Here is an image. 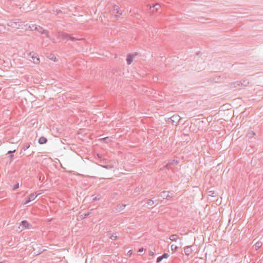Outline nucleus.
Wrapping results in <instances>:
<instances>
[{
  "instance_id": "7ed1b4c3",
  "label": "nucleus",
  "mask_w": 263,
  "mask_h": 263,
  "mask_svg": "<svg viewBox=\"0 0 263 263\" xmlns=\"http://www.w3.org/2000/svg\"><path fill=\"white\" fill-rule=\"evenodd\" d=\"M180 120V117L178 115H174L168 118V121L171 122L173 125H177Z\"/></svg>"
},
{
  "instance_id": "f03ea898",
  "label": "nucleus",
  "mask_w": 263,
  "mask_h": 263,
  "mask_svg": "<svg viewBox=\"0 0 263 263\" xmlns=\"http://www.w3.org/2000/svg\"><path fill=\"white\" fill-rule=\"evenodd\" d=\"M59 36L62 39V40H70L73 42L76 41L78 39L71 36L70 34L66 33V32H61Z\"/></svg>"
},
{
  "instance_id": "c9c22d12",
  "label": "nucleus",
  "mask_w": 263,
  "mask_h": 263,
  "mask_svg": "<svg viewBox=\"0 0 263 263\" xmlns=\"http://www.w3.org/2000/svg\"><path fill=\"white\" fill-rule=\"evenodd\" d=\"M3 27V26L0 25V32L2 31L1 28Z\"/></svg>"
},
{
  "instance_id": "c756f323",
  "label": "nucleus",
  "mask_w": 263,
  "mask_h": 263,
  "mask_svg": "<svg viewBox=\"0 0 263 263\" xmlns=\"http://www.w3.org/2000/svg\"><path fill=\"white\" fill-rule=\"evenodd\" d=\"M149 255L150 256H154V252L152 251H150L149 252Z\"/></svg>"
},
{
  "instance_id": "5701e85b",
  "label": "nucleus",
  "mask_w": 263,
  "mask_h": 263,
  "mask_svg": "<svg viewBox=\"0 0 263 263\" xmlns=\"http://www.w3.org/2000/svg\"><path fill=\"white\" fill-rule=\"evenodd\" d=\"M109 238L112 240H116L118 238V237L115 234H112L109 236Z\"/></svg>"
},
{
  "instance_id": "2f4dec72",
  "label": "nucleus",
  "mask_w": 263,
  "mask_h": 263,
  "mask_svg": "<svg viewBox=\"0 0 263 263\" xmlns=\"http://www.w3.org/2000/svg\"><path fill=\"white\" fill-rule=\"evenodd\" d=\"M39 180H40V181H43V179H42V178H41V176L39 177Z\"/></svg>"
},
{
  "instance_id": "473e14b6",
  "label": "nucleus",
  "mask_w": 263,
  "mask_h": 263,
  "mask_svg": "<svg viewBox=\"0 0 263 263\" xmlns=\"http://www.w3.org/2000/svg\"><path fill=\"white\" fill-rule=\"evenodd\" d=\"M128 253H129V254H131L132 253V250L129 251H128Z\"/></svg>"
},
{
  "instance_id": "9d476101",
  "label": "nucleus",
  "mask_w": 263,
  "mask_h": 263,
  "mask_svg": "<svg viewBox=\"0 0 263 263\" xmlns=\"http://www.w3.org/2000/svg\"><path fill=\"white\" fill-rule=\"evenodd\" d=\"M126 206V204H118L116 208H115V212H119L121 211H122Z\"/></svg>"
},
{
  "instance_id": "58836bf2",
  "label": "nucleus",
  "mask_w": 263,
  "mask_h": 263,
  "mask_svg": "<svg viewBox=\"0 0 263 263\" xmlns=\"http://www.w3.org/2000/svg\"><path fill=\"white\" fill-rule=\"evenodd\" d=\"M157 201V200H154V199H153V201H155H155Z\"/></svg>"
},
{
  "instance_id": "c85d7f7f",
  "label": "nucleus",
  "mask_w": 263,
  "mask_h": 263,
  "mask_svg": "<svg viewBox=\"0 0 263 263\" xmlns=\"http://www.w3.org/2000/svg\"><path fill=\"white\" fill-rule=\"evenodd\" d=\"M18 187H19V183H16V184L13 186V190H16V189H17Z\"/></svg>"
},
{
  "instance_id": "cd10ccee",
  "label": "nucleus",
  "mask_w": 263,
  "mask_h": 263,
  "mask_svg": "<svg viewBox=\"0 0 263 263\" xmlns=\"http://www.w3.org/2000/svg\"><path fill=\"white\" fill-rule=\"evenodd\" d=\"M89 213H85V214H84V215H80V217L81 218V219H83V218H84L88 216L89 215Z\"/></svg>"
},
{
  "instance_id": "4be33fe9",
  "label": "nucleus",
  "mask_w": 263,
  "mask_h": 263,
  "mask_svg": "<svg viewBox=\"0 0 263 263\" xmlns=\"http://www.w3.org/2000/svg\"><path fill=\"white\" fill-rule=\"evenodd\" d=\"M35 27H37V26L35 25V24H32L31 25H29L28 28L31 30H34V29L35 28Z\"/></svg>"
},
{
  "instance_id": "f257e3e1",
  "label": "nucleus",
  "mask_w": 263,
  "mask_h": 263,
  "mask_svg": "<svg viewBox=\"0 0 263 263\" xmlns=\"http://www.w3.org/2000/svg\"><path fill=\"white\" fill-rule=\"evenodd\" d=\"M28 58L29 60L34 64H39L40 63L39 58L37 57L36 54L33 52L27 53Z\"/></svg>"
},
{
  "instance_id": "e433bc0d",
  "label": "nucleus",
  "mask_w": 263,
  "mask_h": 263,
  "mask_svg": "<svg viewBox=\"0 0 263 263\" xmlns=\"http://www.w3.org/2000/svg\"><path fill=\"white\" fill-rule=\"evenodd\" d=\"M209 193H211L212 195H213L214 193L213 192H211V191H210Z\"/></svg>"
},
{
  "instance_id": "1a4fd4ad",
  "label": "nucleus",
  "mask_w": 263,
  "mask_h": 263,
  "mask_svg": "<svg viewBox=\"0 0 263 263\" xmlns=\"http://www.w3.org/2000/svg\"><path fill=\"white\" fill-rule=\"evenodd\" d=\"M23 228L26 229H31L32 228V225L29 223L27 220H23L21 222V224Z\"/></svg>"
},
{
  "instance_id": "bb28decb",
  "label": "nucleus",
  "mask_w": 263,
  "mask_h": 263,
  "mask_svg": "<svg viewBox=\"0 0 263 263\" xmlns=\"http://www.w3.org/2000/svg\"><path fill=\"white\" fill-rule=\"evenodd\" d=\"M153 8H155L156 10H158L160 8V5L157 4L153 6Z\"/></svg>"
},
{
  "instance_id": "f8f14e48",
  "label": "nucleus",
  "mask_w": 263,
  "mask_h": 263,
  "mask_svg": "<svg viewBox=\"0 0 263 263\" xmlns=\"http://www.w3.org/2000/svg\"><path fill=\"white\" fill-rule=\"evenodd\" d=\"M134 56H135V55L132 54L130 53L127 55V58H126V61H127V64L128 65L131 64V63L133 62Z\"/></svg>"
},
{
  "instance_id": "393cba45",
  "label": "nucleus",
  "mask_w": 263,
  "mask_h": 263,
  "mask_svg": "<svg viewBox=\"0 0 263 263\" xmlns=\"http://www.w3.org/2000/svg\"><path fill=\"white\" fill-rule=\"evenodd\" d=\"M171 249L173 251H176L177 250V249H178V247L176 246H175L174 245H172L171 246Z\"/></svg>"
},
{
  "instance_id": "2eb2a0df",
  "label": "nucleus",
  "mask_w": 263,
  "mask_h": 263,
  "mask_svg": "<svg viewBox=\"0 0 263 263\" xmlns=\"http://www.w3.org/2000/svg\"><path fill=\"white\" fill-rule=\"evenodd\" d=\"M255 135V133L253 131H251V132H249L248 133L247 136L249 138H252Z\"/></svg>"
},
{
  "instance_id": "72a5a7b5",
  "label": "nucleus",
  "mask_w": 263,
  "mask_h": 263,
  "mask_svg": "<svg viewBox=\"0 0 263 263\" xmlns=\"http://www.w3.org/2000/svg\"><path fill=\"white\" fill-rule=\"evenodd\" d=\"M108 138V137H105L104 138H102V139L103 140H105L106 139H107Z\"/></svg>"
},
{
  "instance_id": "aec40b11",
  "label": "nucleus",
  "mask_w": 263,
  "mask_h": 263,
  "mask_svg": "<svg viewBox=\"0 0 263 263\" xmlns=\"http://www.w3.org/2000/svg\"><path fill=\"white\" fill-rule=\"evenodd\" d=\"M15 150H14V151H8V153H7V154L10 155H9V157H10V158H11V159H12V158L13 157V154L14 153H15Z\"/></svg>"
},
{
  "instance_id": "f704fd0d",
  "label": "nucleus",
  "mask_w": 263,
  "mask_h": 263,
  "mask_svg": "<svg viewBox=\"0 0 263 263\" xmlns=\"http://www.w3.org/2000/svg\"><path fill=\"white\" fill-rule=\"evenodd\" d=\"M33 153H34L33 152H32V153H31V154H30L28 155L27 156H30V155H31L33 154Z\"/></svg>"
},
{
  "instance_id": "423d86ee",
  "label": "nucleus",
  "mask_w": 263,
  "mask_h": 263,
  "mask_svg": "<svg viewBox=\"0 0 263 263\" xmlns=\"http://www.w3.org/2000/svg\"><path fill=\"white\" fill-rule=\"evenodd\" d=\"M112 13L115 14V18L117 20L120 15H117V14H119L120 15H122V13L120 12V9L118 6H114V8L112 9Z\"/></svg>"
},
{
  "instance_id": "0eeeda50",
  "label": "nucleus",
  "mask_w": 263,
  "mask_h": 263,
  "mask_svg": "<svg viewBox=\"0 0 263 263\" xmlns=\"http://www.w3.org/2000/svg\"><path fill=\"white\" fill-rule=\"evenodd\" d=\"M170 192L163 191V192H162L159 194V196L160 197L162 198L163 199H169L170 198L172 197V196L171 195H170Z\"/></svg>"
},
{
  "instance_id": "7c9ffc66",
  "label": "nucleus",
  "mask_w": 263,
  "mask_h": 263,
  "mask_svg": "<svg viewBox=\"0 0 263 263\" xmlns=\"http://www.w3.org/2000/svg\"><path fill=\"white\" fill-rule=\"evenodd\" d=\"M143 251H144V249H143V248H141L139 249V250H138V252H139V253H141V252H142Z\"/></svg>"
},
{
  "instance_id": "a878e982",
  "label": "nucleus",
  "mask_w": 263,
  "mask_h": 263,
  "mask_svg": "<svg viewBox=\"0 0 263 263\" xmlns=\"http://www.w3.org/2000/svg\"><path fill=\"white\" fill-rule=\"evenodd\" d=\"M163 259L162 256H159L157 258L156 262L160 263Z\"/></svg>"
},
{
  "instance_id": "f3484780",
  "label": "nucleus",
  "mask_w": 263,
  "mask_h": 263,
  "mask_svg": "<svg viewBox=\"0 0 263 263\" xmlns=\"http://www.w3.org/2000/svg\"><path fill=\"white\" fill-rule=\"evenodd\" d=\"M29 147H30V144H26V145H24V146L22 148V150H21V152L20 153V154H21L22 153L23 151H26L28 148H29Z\"/></svg>"
},
{
  "instance_id": "a211bd4d",
  "label": "nucleus",
  "mask_w": 263,
  "mask_h": 263,
  "mask_svg": "<svg viewBox=\"0 0 263 263\" xmlns=\"http://www.w3.org/2000/svg\"><path fill=\"white\" fill-rule=\"evenodd\" d=\"M177 235L176 234L171 235L170 237V239L172 241H176Z\"/></svg>"
},
{
  "instance_id": "4c0bfd02",
  "label": "nucleus",
  "mask_w": 263,
  "mask_h": 263,
  "mask_svg": "<svg viewBox=\"0 0 263 263\" xmlns=\"http://www.w3.org/2000/svg\"><path fill=\"white\" fill-rule=\"evenodd\" d=\"M209 193H211L212 195H213L214 193L213 192H211V191H210Z\"/></svg>"
},
{
  "instance_id": "4468645a",
  "label": "nucleus",
  "mask_w": 263,
  "mask_h": 263,
  "mask_svg": "<svg viewBox=\"0 0 263 263\" xmlns=\"http://www.w3.org/2000/svg\"><path fill=\"white\" fill-rule=\"evenodd\" d=\"M262 245V243L261 241H257L255 243V244L254 245L255 249L256 250H257L259 249Z\"/></svg>"
},
{
  "instance_id": "6e6552de",
  "label": "nucleus",
  "mask_w": 263,
  "mask_h": 263,
  "mask_svg": "<svg viewBox=\"0 0 263 263\" xmlns=\"http://www.w3.org/2000/svg\"><path fill=\"white\" fill-rule=\"evenodd\" d=\"M37 195H35L34 193H31L28 197L25 198V202L24 203V204H26L31 201L32 200H33L35 199Z\"/></svg>"
},
{
  "instance_id": "ea45409f",
  "label": "nucleus",
  "mask_w": 263,
  "mask_h": 263,
  "mask_svg": "<svg viewBox=\"0 0 263 263\" xmlns=\"http://www.w3.org/2000/svg\"><path fill=\"white\" fill-rule=\"evenodd\" d=\"M0 263H5V262H0Z\"/></svg>"
},
{
  "instance_id": "9b49d317",
  "label": "nucleus",
  "mask_w": 263,
  "mask_h": 263,
  "mask_svg": "<svg viewBox=\"0 0 263 263\" xmlns=\"http://www.w3.org/2000/svg\"><path fill=\"white\" fill-rule=\"evenodd\" d=\"M184 251L185 255L189 256L192 253L193 250L191 246H187L184 248Z\"/></svg>"
},
{
  "instance_id": "39448f33",
  "label": "nucleus",
  "mask_w": 263,
  "mask_h": 263,
  "mask_svg": "<svg viewBox=\"0 0 263 263\" xmlns=\"http://www.w3.org/2000/svg\"><path fill=\"white\" fill-rule=\"evenodd\" d=\"M21 22H16L15 20H12L8 23V25L13 28H19L21 26Z\"/></svg>"
},
{
  "instance_id": "b1692460",
  "label": "nucleus",
  "mask_w": 263,
  "mask_h": 263,
  "mask_svg": "<svg viewBox=\"0 0 263 263\" xmlns=\"http://www.w3.org/2000/svg\"><path fill=\"white\" fill-rule=\"evenodd\" d=\"M161 256H162L163 259H164V258L166 259L169 257L170 255H169V254H168L167 253H164Z\"/></svg>"
},
{
  "instance_id": "6ab92c4d",
  "label": "nucleus",
  "mask_w": 263,
  "mask_h": 263,
  "mask_svg": "<svg viewBox=\"0 0 263 263\" xmlns=\"http://www.w3.org/2000/svg\"><path fill=\"white\" fill-rule=\"evenodd\" d=\"M101 166L103 168H105L107 170L111 169V168H114V167L113 165H101Z\"/></svg>"
},
{
  "instance_id": "ddd939ff",
  "label": "nucleus",
  "mask_w": 263,
  "mask_h": 263,
  "mask_svg": "<svg viewBox=\"0 0 263 263\" xmlns=\"http://www.w3.org/2000/svg\"><path fill=\"white\" fill-rule=\"evenodd\" d=\"M47 142V139L44 137H41L39 138L38 142L40 144H43L46 143Z\"/></svg>"
},
{
  "instance_id": "412c9836",
  "label": "nucleus",
  "mask_w": 263,
  "mask_h": 263,
  "mask_svg": "<svg viewBox=\"0 0 263 263\" xmlns=\"http://www.w3.org/2000/svg\"><path fill=\"white\" fill-rule=\"evenodd\" d=\"M92 197H93L92 198L93 200H99L101 198V195H98L97 196H96L93 195Z\"/></svg>"
},
{
  "instance_id": "dca6fc26",
  "label": "nucleus",
  "mask_w": 263,
  "mask_h": 263,
  "mask_svg": "<svg viewBox=\"0 0 263 263\" xmlns=\"http://www.w3.org/2000/svg\"><path fill=\"white\" fill-rule=\"evenodd\" d=\"M146 203L148 205L152 206L155 203V201H153V199H151L147 200Z\"/></svg>"
},
{
  "instance_id": "20e7f679",
  "label": "nucleus",
  "mask_w": 263,
  "mask_h": 263,
  "mask_svg": "<svg viewBox=\"0 0 263 263\" xmlns=\"http://www.w3.org/2000/svg\"><path fill=\"white\" fill-rule=\"evenodd\" d=\"M34 30L39 32V33H40L42 34H45L47 37H48V38L49 37L48 31L47 30L44 29L42 27H41L40 26H37V27H35Z\"/></svg>"
}]
</instances>
